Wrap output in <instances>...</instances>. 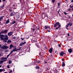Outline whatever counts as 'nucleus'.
<instances>
[{"label":"nucleus","instance_id":"obj_36","mask_svg":"<svg viewBox=\"0 0 73 73\" xmlns=\"http://www.w3.org/2000/svg\"><path fill=\"white\" fill-rule=\"evenodd\" d=\"M14 52V51L13 50H11V51L10 53L12 54Z\"/></svg>","mask_w":73,"mask_h":73},{"label":"nucleus","instance_id":"obj_51","mask_svg":"<svg viewBox=\"0 0 73 73\" xmlns=\"http://www.w3.org/2000/svg\"><path fill=\"white\" fill-rule=\"evenodd\" d=\"M13 7H15V4H14L13 5Z\"/></svg>","mask_w":73,"mask_h":73},{"label":"nucleus","instance_id":"obj_7","mask_svg":"<svg viewBox=\"0 0 73 73\" xmlns=\"http://www.w3.org/2000/svg\"><path fill=\"white\" fill-rule=\"evenodd\" d=\"M60 56H63V55H64L65 56H66V54L65 53H64V52H61L60 53Z\"/></svg>","mask_w":73,"mask_h":73},{"label":"nucleus","instance_id":"obj_31","mask_svg":"<svg viewBox=\"0 0 73 73\" xmlns=\"http://www.w3.org/2000/svg\"><path fill=\"white\" fill-rule=\"evenodd\" d=\"M22 44L23 45H24V44H26V42L24 41V42H22Z\"/></svg>","mask_w":73,"mask_h":73},{"label":"nucleus","instance_id":"obj_17","mask_svg":"<svg viewBox=\"0 0 73 73\" xmlns=\"http://www.w3.org/2000/svg\"><path fill=\"white\" fill-rule=\"evenodd\" d=\"M36 62H37L38 64H39V63H40L41 62V61L40 60H38L37 61V60H36L35 61Z\"/></svg>","mask_w":73,"mask_h":73},{"label":"nucleus","instance_id":"obj_47","mask_svg":"<svg viewBox=\"0 0 73 73\" xmlns=\"http://www.w3.org/2000/svg\"><path fill=\"white\" fill-rule=\"evenodd\" d=\"M44 62L45 64H46V63H47V62H46V61H44Z\"/></svg>","mask_w":73,"mask_h":73},{"label":"nucleus","instance_id":"obj_26","mask_svg":"<svg viewBox=\"0 0 73 73\" xmlns=\"http://www.w3.org/2000/svg\"><path fill=\"white\" fill-rule=\"evenodd\" d=\"M4 70V69H0V73H1L2 72H3Z\"/></svg>","mask_w":73,"mask_h":73},{"label":"nucleus","instance_id":"obj_3","mask_svg":"<svg viewBox=\"0 0 73 73\" xmlns=\"http://www.w3.org/2000/svg\"><path fill=\"white\" fill-rule=\"evenodd\" d=\"M70 25V27H71V26H72V23H71V22H70L68 23L67 24L66 26V28L67 30H68V27H69V25Z\"/></svg>","mask_w":73,"mask_h":73},{"label":"nucleus","instance_id":"obj_41","mask_svg":"<svg viewBox=\"0 0 73 73\" xmlns=\"http://www.w3.org/2000/svg\"><path fill=\"white\" fill-rule=\"evenodd\" d=\"M70 8H73L72 6L71 5H70Z\"/></svg>","mask_w":73,"mask_h":73},{"label":"nucleus","instance_id":"obj_21","mask_svg":"<svg viewBox=\"0 0 73 73\" xmlns=\"http://www.w3.org/2000/svg\"><path fill=\"white\" fill-rule=\"evenodd\" d=\"M35 68L36 69H40V67H39V66H36Z\"/></svg>","mask_w":73,"mask_h":73},{"label":"nucleus","instance_id":"obj_29","mask_svg":"<svg viewBox=\"0 0 73 73\" xmlns=\"http://www.w3.org/2000/svg\"><path fill=\"white\" fill-rule=\"evenodd\" d=\"M23 44L22 42L19 44V46H23Z\"/></svg>","mask_w":73,"mask_h":73},{"label":"nucleus","instance_id":"obj_33","mask_svg":"<svg viewBox=\"0 0 73 73\" xmlns=\"http://www.w3.org/2000/svg\"><path fill=\"white\" fill-rule=\"evenodd\" d=\"M2 60H5L6 58V60H7V58H3L2 57Z\"/></svg>","mask_w":73,"mask_h":73},{"label":"nucleus","instance_id":"obj_1","mask_svg":"<svg viewBox=\"0 0 73 73\" xmlns=\"http://www.w3.org/2000/svg\"><path fill=\"white\" fill-rule=\"evenodd\" d=\"M0 38L1 41L3 40L4 42H7L8 40V36L7 35L0 34Z\"/></svg>","mask_w":73,"mask_h":73},{"label":"nucleus","instance_id":"obj_59","mask_svg":"<svg viewBox=\"0 0 73 73\" xmlns=\"http://www.w3.org/2000/svg\"><path fill=\"white\" fill-rule=\"evenodd\" d=\"M47 47H45V49H47Z\"/></svg>","mask_w":73,"mask_h":73},{"label":"nucleus","instance_id":"obj_20","mask_svg":"<svg viewBox=\"0 0 73 73\" xmlns=\"http://www.w3.org/2000/svg\"><path fill=\"white\" fill-rule=\"evenodd\" d=\"M13 50L14 52H16V48L15 47V48H13Z\"/></svg>","mask_w":73,"mask_h":73},{"label":"nucleus","instance_id":"obj_23","mask_svg":"<svg viewBox=\"0 0 73 73\" xmlns=\"http://www.w3.org/2000/svg\"><path fill=\"white\" fill-rule=\"evenodd\" d=\"M9 23V19H8L6 21V24H8V23Z\"/></svg>","mask_w":73,"mask_h":73},{"label":"nucleus","instance_id":"obj_14","mask_svg":"<svg viewBox=\"0 0 73 73\" xmlns=\"http://www.w3.org/2000/svg\"><path fill=\"white\" fill-rule=\"evenodd\" d=\"M62 66L63 67H64L65 66V62H62Z\"/></svg>","mask_w":73,"mask_h":73},{"label":"nucleus","instance_id":"obj_61","mask_svg":"<svg viewBox=\"0 0 73 73\" xmlns=\"http://www.w3.org/2000/svg\"><path fill=\"white\" fill-rule=\"evenodd\" d=\"M72 11H73V8L71 9Z\"/></svg>","mask_w":73,"mask_h":73},{"label":"nucleus","instance_id":"obj_19","mask_svg":"<svg viewBox=\"0 0 73 73\" xmlns=\"http://www.w3.org/2000/svg\"><path fill=\"white\" fill-rule=\"evenodd\" d=\"M4 33H7L8 32V30H6L3 31Z\"/></svg>","mask_w":73,"mask_h":73},{"label":"nucleus","instance_id":"obj_18","mask_svg":"<svg viewBox=\"0 0 73 73\" xmlns=\"http://www.w3.org/2000/svg\"><path fill=\"white\" fill-rule=\"evenodd\" d=\"M12 42V41L10 39H9L7 41V43H11Z\"/></svg>","mask_w":73,"mask_h":73},{"label":"nucleus","instance_id":"obj_63","mask_svg":"<svg viewBox=\"0 0 73 73\" xmlns=\"http://www.w3.org/2000/svg\"><path fill=\"white\" fill-rule=\"evenodd\" d=\"M3 73H7V72H4Z\"/></svg>","mask_w":73,"mask_h":73},{"label":"nucleus","instance_id":"obj_5","mask_svg":"<svg viewBox=\"0 0 73 73\" xmlns=\"http://www.w3.org/2000/svg\"><path fill=\"white\" fill-rule=\"evenodd\" d=\"M2 48L4 50L5 49H8V46L6 45H4L2 47Z\"/></svg>","mask_w":73,"mask_h":73},{"label":"nucleus","instance_id":"obj_34","mask_svg":"<svg viewBox=\"0 0 73 73\" xmlns=\"http://www.w3.org/2000/svg\"><path fill=\"white\" fill-rule=\"evenodd\" d=\"M16 38V37L15 36H14L13 38V40H15Z\"/></svg>","mask_w":73,"mask_h":73},{"label":"nucleus","instance_id":"obj_2","mask_svg":"<svg viewBox=\"0 0 73 73\" xmlns=\"http://www.w3.org/2000/svg\"><path fill=\"white\" fill-rule=\"evenodd\" d=\"M57 25L58 27H56V28H55V29L56 30L57 29L58 30V29H59V28H61V24H60V23H59V22H56L55 24H54V27L55 28H56V27H57Z\"/></svg>","mask_w":73,"mask_h":73},{"label":"nucleus","instance_id":"obj_30","mask_svg":"<svg viewBox=\"0 0 73 73\" xmlns=\"http://www.w3.org/2000/svg\"><path fill=\"white\" fill-rule=\"evenodd\" d=\"M57 70H55L54 71V73H58Z\"/></svg>","mask_w":73,"mask_h":73},{"label":"nucleus","instance_id":"obj_37","mask_svg":"<svg viewBox=\"0 0 73 73\" xmlns=\"http://www.w3.org/2000/svg\"><path fill=\"white\" fill-rule=\"evenodd\" d=\"M64 14H65V15H68V13H66V12L65 11H64Z\"/></svg>","mask_w":73,"mask_h":73},{"label":"nucleus","instance_id":"obj_53","mask_svg":"<svg viewBox=\"0 0 73 73\" xmlns=\"http://www.w3.org/2000/svg\"><path fill=\"white\" fill-rule=\"evenodd\" d=\"M62 61H64V60L62 59Z\"/></svg>","mask_w":73,"mask_h":73},{"label":"nucleus","instance_id":"obj_52","mask_svg":"<svg viewBox=\"0 0 73 73\" xmlns=\"http://www.w3.org/2000/svg\"><path fill=\"white\" fill-rule=\"evenodd\" d=\"M58 5L59 6L60 5V3H58Z\"/></svg>","mask_w":73,"mask_h":73},{"label":"nucleus","instance_id":"obj_48","mask_svg":"<svg viewBox=\"0 0 73 73\" xmlns=\"http://www.w3.org/2000/svg\"><path fill=\"white\" fill-rule=\"evenodd\" d=\"M6 1V0H2L3 1V2H5Z\"/></svg>","mask_w":73,"mask_h":73},{"label":"nucleus","instance_id":"obj_25","mask_svg":"<svg viewBox=\"0 0 73 73\" xmlns=\"http://www.w3.org/2000/svg\"><path fill=\"white\" fill-rule=\"evenodd\" d=\"M15 23H16V21H14L12 23V22L10 23L11 24V25H12L13 24H15Z\"/></svg>","mask_w":73,"mask_h":73},{"label":"nucleus","instance_id":"obj_13","mask_svg":"<svg viewBox=\"0 0 73 73\" xmlns=\"http://www.w3.org/2000/svg\"><path fill=\"white\" fill-rule=\"evenodd\" d=\"M12 48H14V46L12 45V44H11L10 45V49H12Z\"/></svg>","mask_w":73,"mask_h":73},{"label":"nucleus","instance_id":"obj_58","mask_svg":"<svg viewBox=\"0 0 73 73\" xmlns=\"http://www.w3.org/2000/svg\"><path fill=\"white\" fill-rule=\"evenodd\" d=\"M3 72H5V70H4L3 69Z\"/></svg>","mask_w":73,"mask_h":73},{"label":"nucleus","instance_id":"obj_15","mask_svg":"<svg viewBox=\"0 0 73 73\" xmlns=\"http://www.w3.org/2000/svg\"><path fill=\"white\" fill-rule=\"evenodd\" d=\"M5 61H6V60H3L0 61V64H2V63H3V62H4Z\"/></svg>","mask_w":73,"mask_h":73},{"label":"nucleus","instance_id":"obj_32","mask_svg":"<svg viewBox=\"0 0 73 73\" xmlns=\"http://www.w3.org/2000/svg\"><path fill=\"white\" fill-rule=\"evenodd\" d=\"M52 0V2L53 3H54V2H55V1H56V0Z\"/></svg>","mask_w":73,"mask_h":73},{"label":"nucleus","instance_id":"obj_46","mask_svg":"<svg viewBox=\"0 0 73 73\" xmlns=\"http://www.w3.org/2000/svg\"><path fill=\"white\" fill-rule=\"evenodd\" d=\"M7 67L8 68H10V67H9V65H7Z\"/></svg>","mask_w":73,"mask_h":73},{"label":"nucleus","instance_id":"obj_10","mask_svg":"<svg viewBox=\"0 0 73 73\" xmlns=\"http://www.w3.org/2000/svg\"><path fill=\"white\" fill-rule=\"evenodd\" d=\"M68 51L69 53H72L73 52V49L72 48H70V49H68Z\"/></svg>","mask_w":73,"mask_h":73},{"label":"nucleus","instance_id":"obj_50","mask_svg":"<svg viewBox=\"0 0 73 73\" xmlns=\"http://www.w3.org/2000/svg\"><path fill=\"white\" fill-rule=\"evenodd\" d=\"M67 35L68 36H69V33L67 34Z\"/></svg>","mask_w":73,"mask_h":73},{"label":"nucleus","instance_id":"obj_28","mask_svg":"<svg viewBox=\"0 0 73 73\" xmlns=\"http://www.w3.org/2000/svg\"><path fill=\"white\" fill-rule=\"evenodd\" d=\"M21 38V40H22V41H23V40H24V38H25V36H24V37L23 38L22 37Z\"/></svg>","mask_w":73,"mask_h":73},{"label":"nucleus","instance_id":"obj_27","mask_svg":"<svg viewBox=\"0 0 73 73\" xmlns=\"http://www.w3.org/2000/svg\"><path fill=\"white\" fill-rule=\"evenodd\" d=\"M9 12H11L12 11V8H10L9 9Z\"/></svg>","mask_w":73,"mask_h":73},{"label":"nucleus","instance_id":"obj_9","mask_svg":"<svg viewBox=\"0 0 73 73\" xmlns=\"http://www.w3.org/2000/svg\"><path fill=\"white\" fill-rule=\"evenodd\" d=\"M45 29H49L50 30L51 29L50 27L49 26H45Z\"/></svg>","mask_w":73,"mask_h":73},{"label":"nucleus","instance_id":"obj_60","mask_svg":"<svg viewBox=\"0 0 73 73\" xmlns=\"http://www.w3.org/2000/svg\"><path fill=\"white\" fill-rule=\"evenodd\" d=\"M58 8H60V6L58 5Z\"/></svg>","mask_w":73,"mask_h":73},{"label":"nucleus","instance_id":"obj_24","mask_svg":"<svg viewBox=\"0 0 73 73\" xmlns=\"http://www.w3.org/2000/svg\"><path fill=\"white\" fill-rule=\"evenodd\" d=\"M3 17H4V16L1 17H0V21H1V20L3 19Z\"/></svg>","mask_w":73,"mask_h":73},{"label":"nucleus","instance_id":"obj_6","mask_svg":"<svg viewBox=\"0 0 73 73\" xmlns=\"http://www.w3.org/2000/svg\"><path fill=\"white\" fill-rule=\"evenodd\" d=\"M16 13L15 12H13L11 13L10 15V16H15Z\"/></svg>","mask_w":73,"mask_h":73},{"label":"nucleus","instance_id":"obj_39","mask_svg":"<svg viewBox=\"0 0 73 73\" xmlns=\"http://www.w3.org/2000/svg\"><path fill=\"white\" fill-rule=\"evenodd\" d=\"M36 46L37 47V48H39V46H38V45L36 44Z\"/></svg>","mask_w":73,"mask_h":73},{"label":"nucleus","instance_id":"obj_16","mask_svg":"<svg viewBox=\"0 0 73 73\" xmlns=\"http://www.w3.org/2000/svg\"><path fill=\"white\" fill-rule=\"evenodd\" d=\"M5 4H3V5H2L0 7V8H4L5 7Z\"/></svg>","mask_w":73,"mask_h":73},{"label":"nucleus","instance_id":"obj_57","mask_svg":"<svg viewBox=\"0 0 73 73\" xmlns=\"http://www.w3.org/2000/svg\"><path fill=\"white\" fill-rule=\"evenodd\" d=\"M1 54L0 53V57H1Z\"/></svg>","mask_w":73,"mask_h":73},{"label":"nucleus","instance_id":"obj_38","mask_svg":"<svg viewBox=\"0 0 73 73\" xmlns=\"http://www.w3.org/2000/svg\"><path fill=\"white\" fill-rule=\"evenodd\" d=\"M71 10V9H68V11H70V10Z\"/></svg>","mask_w":73,"mask_h":73},{"label":"nucleus","instance_id":"obj_55","mask_svg":"<svg viewBox=\"0 0 73 73\" xmlns=\"http://www.w3.org/2000/svg\"><path fill=\"white\" fill-rule=\"evenodd\" d=\"M11 54H12L11 52L9 54V56H10V55Z\"/></svg>","mask_w":73,"mask_h":73},{"label":"nucleus","instance_id":"obj_62","mask_svg":"<svg viewBox=\"0 0 73 73\" xmlns=\"http://www.w3.org/2000/svg\"><path fill=\"white\" fill-rule=\"evenodd\" d=\"M57 51H56L55 52V53H56V52H57Z\"/></svg>","mask_w":73,"mask_h":73},{"label":"nucleus","instance_id":"obj_4","mask_svg":"<svg viewBox=\"0 0 73 73\" xmlns=\"http://www.w3.org/2000/svg\"><path fill=\"white\" fill-rule=\"evenodd\" d=\"M13 32H9V33H8V35L9 36H11L13 35Z\"/></svg>","mask_w":73,"mask_h":73},{"label":"nucleus","instance_id":"obj_11","mask_svg":"<svg viewBox=\"0 0 73 73\" xmlns=\"http://www.w3.org/2000/svg\"><path fill=\"white\" fill-rule=\"evenodd\" d=\"M49 51L50 53H52V52H53V48H50L49 50Z\"/></svg>","mask_w":73,"mask_h":73},{"label":"nucleus","instance_id":"obj_49","mask_svg":"<svg viewBox=\"0 0 73 73\" xmlns=\"http://www.w3.org/2000/svg\"><path fill=\"white\" fill-rule=\"evenodd\" d=\"M9 55H7V58H8V57H9Z\"/></svg>","mask_w":73,"mask_h":73},{"label":"nucleus","instance_id":"obj_56","mask_svg":"<svg viewBox=\"0 0 73 73\" xmlns=\"http://www.w3.org/2000/svg\"><path fill=\"white\" fill-rule=\"evenodd\" d=\"M1 45L0 44V48H1Z\"/></svg>","mask_w":73,"mask_h":73},{"label":"nucleus","instance_id":"obj_44","mask_svg":"<svg viewBox=\"0 0 73 73\" xmlns=\"http://www.w3.org/2000/svg\"><path fill=\"white\" fill-rule=\"evenodd\" d=\"M21 47H20L19 48H18V49L19 50H20V49H21Z\"/></svg>","mask_w":73,"mask_h":73},{"label":"nucleus","instance_id":"obj_54","mask_svg":"<svg viewBox=\"0 0 73 73\" xmlns=\"http://www.w3.org/2000/svg\"><path fill=\"white\" fill-rule=\"evenodd\" d=\"M19 50L18 49H16V51H18Z\"/></svg>","mask_w":73,"mask_h":73},{"label":"nucleus","instance_id":"obj_12","mask_svg":"<svg viewBox=\"0 0 73 73\" xmlns=\"http://www.w3.org/2000/svg\"><path fill=\"white\" fill-rule=\"evenodd\" d=\"M31 31H32V32H34L35 31H36V29H35V28H31Z\"/></svg>","mask_w":73,"mask_h":73},{"label":"nucleus","instance_id":"obj_45","mask_svg":"<svg viewBox=\"0 0 73 73\" xmlns=\"http://www.w3.org/2000/svg\"><path fill=\"white\" fill-rule=\"evenodd\" d=\"M12 70H11L10 71V72H9V73H12Z\"/></svg>","mask_w":73,"mask_h":73},{"label":"nucleus","instance_id":"obj_22","mask_svg":"<svg viewBox=\"0 0 73 73\" xmlns=\"http://www.w3.org/2000/svg\"><path fill=\"white\" fill-rule=\"evenodd\" d=\"M1 34H4V31H2L0 33V35H1Z\"/></svg>","mask_w":73,"mask_h":73},{"label":"nucleus","instance_id":"obj_40","mask_svg":"<svg viewBox=\"0 0 73 73\" xmlns=\"http://www.w3.org/2000/svg\"><path fill=\"white\" fill-rule=\"evenodd\" d=\"M60 10L59 9L58 11H57V12L58 13V14L59 13H60Z\"/></svg>","mask_w":73,"mask_h":73},{"label":"nucleus","instance_id":"obj_43","mask_svg":"<svg viewBox=\"0 0 73 73\" xmlns=\"http://www.w3.org/2000/svg\"><path fill=\"white\" fill-rule=\"evenodd\" d=\"M47 31L48 32H50V31L48 30H47Z\"/></svg>","mask_w":73,"mask_h":73},{"label":"nucleus","instance_id":"obj_35","mask_svg":"<svg viewBox=\"0 0 73 73\" xmlns=\"http://www.w3.org/2000/svg\"><path fill=\"white\" fill-rule=\"evenodd\" d=\"M9 64H11V63H12V61H9Z\"/></svg>","mask_w":73,"mask_h":73},{"label":"nucleus","instance_id":"obj_64","mask_svg":"<svg viewBox=\"0 0 73 73\" xmlns=\"http://www.w3.org/2000/svg\"><path fill=\"white\" fill-rule=\"evenodd\" d=\"M72 3H73V0H72Z\"/></svg>","mask_w":73,"mask_h":73},{"label":"nucleus","instance_id":"obj_42","mask_svg":"<svg viewBox=\"0 0 73 73\" xmlns=\"http://www.w3.org/2000/svg\"><path fill=\"white\" fill-rule=\"evenodd\" d=\"M58 46H59V47H61V45H60V44H58Z\"/></svg>","mask_w":73,"mask_h":73},{"label":"nucleus","instance_id":"obj_8","mask_svg":"<svg viewBox=\"0 0 73 73\" xmlns=\"http://www.w3.org/2000/svg\"><path fill=\"white\" fill-rule=\"evenodd\" d=\"M33 28H36V31H38V30H40V28L38 27V28H37V27L36 26V25H34L33 26Z\"/></svg>","mask_w":73,"mask_h":73}]
</instances>
